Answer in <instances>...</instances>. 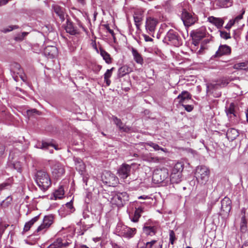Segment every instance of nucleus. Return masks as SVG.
<instances>
[{"mask_svg": "<svg viewBox=\"0 0 248 248\" xmlns=\"http://www.w3.org/2000/svg\"><path fill=\"white\" fill-rule=\"evenodd\" d=\"M232 4V0H217L216 5L220 8H227Z\"/></svg>", "mask_w": 248, "mask_h": 248, "instance_id": "obj_22", "label": "nucleus"}, {"mask_svg": "<svg viewBox=\"0 0 248 248\" xmlns=\"http://www.w3.org/2000/svg\"><path fill=\"white\" fill-rule=\"evenodd\" d=\"M5 150V147L2 144H0V155L3 154Z\"/></svg>", "mask_w": 248, "mask_h": 248, "instance_id": "obj_55", "label": "nucleus"}, {"mask_svg": "<svg viewBox=\"0 0 248 248\" xmlns=\"http://www.w3.org/2000/svg\"><path fill=\"white\" fill-rule=\"evenodd\" d=\"M14 167L18 172H21L22 171V165L20 162H16L14 164Z\"/></svg>", "mask_w": 248, "mask_h": 248, "instance_id": "obj_48", "label": "nucleus"}, {"mask_svg": "<svg viewBox=\"0 0 248 248\" xmlns=\"http://www.w3.org/2000/svg\"><path fill=\"white\" fill-rule=\"evenodd\" d=\"M157 242V240H152L150 242H148L145 244V248H152L153 246Z\"/></svg>", "mask_w": 248, "mask_h": 248, "instance_id": "obj_50", "label": "nucleus"}, {"mask_svg": "<svg viewBox=\"0 0 248 248\" xmlns=\"http://www.w3.org/2000/svg\"><path fill=\"white\" fill-rule=\"evenodd\" d=\"M9 0H0V5H3L6 4Z\"/></svg>", "mask_w": 248, "mask_h": 248, "instance_id": "obj_60", "label": "nucleus"}, {"mask_svg": "<svg viewBox=\"0 0 248 248\" xmlns=\"http://www.w3.org/2000/svg\"><path fill=\"white\" fill-rule=\"evenodd\" d=\"M49 227L46 226L43 223H42L36 229L34 232V234L36 233L38 234H44Z\"/></svg>", "mask_w": 248, "mask_h": 248, "instance_id": "obj_37", "label": "nucleus"}, {"mask_svg": "<svg viewBox=\"0 0 248 248\" xmlns=\"http://www.w3.org/2000/svg\"><path fill=\"white\" fill-rule=\"evenodd\" d=\"M38 111H37L36 109H27L26 112H27V114L28 115H31L32 113H38Z\"/></svg>", "mask_w": 248, "mask_h": 248, "instance_id": "obj_53", "label": "nucleus"}, {"mask_svg": "<svg viewBox=\"0 0 248 248\" xmlns=\"http://www.w3.org/2000/svg\"><path fill=\"white\" fill-rule=\"evenodd\" d=\"M11 72L15 74L18 75L22 73V69L21 68L20 65L17 63H14L11 65L10 68Z\"/></svg>", "mask_w": 248, "mask_h": 248, "instance_id": "obj_28", "label": "nucleus"}, {"mask_svg": "<svg viewBox=\"0 0 248 248\" xmlns=\"http://www.w3.org/2000/svg\"><path fill=\"white\" fill-rule=\"evenodd\" d=\"M240 230L242 232H245L247 230V221L245 216L241 218Z\"/></svg>", "mask_w": 248, "mask_h": 248, "instance_id": "obj_39", "label": "nucleus"}, {"mask_svg": "<svg viewBox=\"0 0 248 248\" xmlns=\"http://www.w3.org/2000/svg\"><path fill=\"white\" fill-rule=\"evenodd\" d=\"M191 96L190 93L187 91H183L175 99V103H179L180 107L181 106L185 108H193L190 105H186V103L190 100Z\"/></svg>", "mask_w": 248, "mask_h": 248, "instance_id": "obj_5", "label": "nucleus"}, {"mask_svg": "<svg viewBox=\"0 0 248 248\" xmlns=\"http://www.w3.org/2000/svg\"><path fill=\"white\" fill-rule=\"evenodd\" d=\"M175 239V233L173 231L170 232V242L171 245H173Z\"/></svg>", "mask_w": 248, "mask_h": 248, "instance_id": "obj_51", "label": "nucleus"}, {"mask_svg": "<svg viewBox=\"0 0 248 248\" xmlns=\"http://www.w3.org/2000/svg\"><path fill=\"white\" fill-rule=\"evenodd\" d=\"M53 216L52 215L46 216L44 217L43 223L46 226L49 227L53 222Z\"/></svg>", "mask_w": 248, "mask_h": 248, "instance_id": "obj_33", "label": "nucleus"}, {"mask_svg": "<svg viewBox=\"0 0 248 248\" xmlns=\"http://www.w3.org/2000/svg\"><path fill=\"white\" fill-rule=\"evenodd\" d=\"M131 52L134 61L137 63L142 65L143 63V59L140 54L139 53L137 50L133 47H132L131 49Z\"/></svg>", "mask_w": 248, "mask_h": 248, "instance_id": "obj_19", "label": "nucleus"}, {"mask_svg": "<svg viewBox=\"0 0 248 248\" xmlns=\"http://www.w3.org/2000/svg\"><path fill=\"white\" fill-rule=\"evenodd\" d=\"M238 136V131L234 128L229 129L226 133V136L227 138L231 140H235Z\"/></svg>", "mask_w": 248, "mask_h": 248, "instance_id": "obj_21", "label": "nucleus"}, {"mask_svg": "<svg viewBox=\"0 0 248 248\" xmlns=\"http://www.w3.org/2000/svg\"><path fill=\"white\" fill-rule=\"evenodd\" d=\"M92 225H89L87 227L85 225L83 224L82 226V230H83L84 231H86L88 229L92 227Z\"/></svg>", "mask_w": 248, "mask_h": 248, "instance_id": "obj_58", "label": "nucleus"}, {"mask_svg": "<svg viewBox=\"0 0 248 248\" xmlns=\"http://www.w3.org/2000/svg\"><path fill=\"white\" fill-rule=\"evenodd\" d=\"M144 38L146 42H149L153 41V39L150 37L149 36H147V35H143Z\"/></svg>", "mask_w": 248, "mask_h": 248, "instance_id": "obj_56", "label": "nucleus"}, {"mask_svg": "<svg viewBox=\"0 0 248 248\" xmlns=\"http://www.w3.org/2000/svg\"><path fill=\"white\" fill-rule=\"evenodd\" d=\"M100 55L103 57V59L106 62L109 64L111 62V59L109 54L106 51L101 49Z\"/></svg>", "mask_w": 248, "mask_h": 248, "instance_id": "obj_35", "label": "nucleus"}, {"mask_svg": "<svg viewBox=\"0 0 248 248\" xmlns=\"http://www.w3.org/2000/svg\"><path fill=\"white\" fill-rule=\"evenodd\" d=\"M208 21L217 27V29H220L223 24L224 20L219 17H215L213 16H209L207 19Z\"/></svg>", "mask_w": 248, "mask_h": 248, "instance_id": "obj_17", "label": "nucleus"}, {"mask_svg": "<svg viewBox=\"0 0 248 248\" xmlns=\"http://www.w3.org/2000/svg\"><path fill=\"white\" fill-rule=\"evenodd\" d=\"M149 198H150V197L149 196H146V195H142V196H140L138 197L139 199H143V200H146V199H148Z\"/></svg>", "mask_w": 248, "mask_h": 248, "instance_id": "obj_59", "label": "nucleus"}, {"mask_svg": "<svg viewBox=\"0 0 248 248\" xmlns=\"http://www.w3.org/2000/svg\"><path fill=\"white\" fill-rule=\"evenodd\" d=\"M220 35L221 38L228 39L231 38V36L229 33H228L224 31H220Z\"/></svg>", "mask_w": 248, "mask_h": 248, "instance_id": "obj_47", "label": "nucleus"}, {"mask_svg": "<svg viewBox=\"0 0 248 248\" xmlns=\"http://www.w3.org/2000/svg\"><path fill=\"white\" fill-rule=\"evenodd\" d=\"M54 10L56 14L60 17L62 20H64L65 14L64 9L58 5L54 6Z\"/></svg>", "mask_w": 248, "mask_h": 248, "instance_id": "obj_24", "label": "nucleus"}, {"mask_svg": "<svg viewBox=\"0 0 248 248\" xmlns=\"http://www.w3.org/2000/svg\"><path fill=\"white\" fill-rule=\"evenodd\" d=\"M168 176L169 171L167 169H157L153 172L152 180L154 183L158 184L163 182Z\"/></svg>", "mask_w": 248, "mask_h": 248, "instance_id": "obj_4", "label": "nucleus"}, {"mask_svg": "<svg viewBox=\"0 0 248 248\" xmlns=\"http://www.w3.org/2000/svg\"><path fill=\"white\" fill-rule=\"evenodd\" d=\"M136 232L135 228H130L127 227H124L121 231V234L122 236L130 238L132 237Z\"/></svg>", "mask_w": 248, "mask_h": 248, "instance_id": "obj_12", "label": "nucleus"}, {"mask_svg": "<svg viewBox=\"0 0 248 248\" xmlns=\"http://www.w3.org/2000/svg\"><path fill=\"white\" fill-rule=\"evenodd\" d=\"M143 232L147 235L153 236L156 233V229L154 226H146L143 228Z\"/></svg>", "mask_w": 248, "mask_h": 248, "instance_id": "obj_29", "label": "nucleus"}, {"mask_svg": "<svg viewBox=\"0 0 248 248\" xmlns=\"http://www.w3.org/2000/svg\"><path fill=\"white\" fill-rule=\"evenodd\" d=\"M104 80L108 86H109L110 85L111 81L109 80V79H104Z\"/></svg>", "mask_w": 248, "mask_h": 248, "instance_id": "obj_63", "label": "nucleus"}, {"mask_svg": "<svg viewBox=\"0 0 248 248\" xmlns=\"http://www.w3.org/2000/svg\"><path fill=\"white\" fill-rule=\"evenodd\" d=\"M65 207L69 210L68 211L69 213H72L74 211L72 201L67 202L65 205Z\"/></svg>", "mask_w": 248, "mask_h": 248, "instance_id": "obj_45", "label": "nucleus"}, {"mask_svg": "<svg viewBox=\"0 0 248 248\" xmlns=\"http://www.w3.org/2000/svg\"><path fill=\"white\" fill-rule=\"evenodd\" d=\"M128 200V195L125 192H117L112 195L111 203L118 207H123Z\"/></svg>", "mask_w": 248, "mask_h": 248, "instance_id": "obj_2", "label": "nucleus"}, {"mask_svg": "<svg viewBox=\"0 0 248 248\" xmlns=\"http://www.w3.org/2000/svg\"><path fill=\"white\" fill-rule=\"evenodd\" d=\"M165 39L166 40L170 41L172 45L175 46H178L180 45L177 34L173 30H170L168 32Z\"/></svg>", "mask_w": 248, "mask_h": 248, "instance_id": "obj_10", "label": "nucleus"}, {"mask_svg": "<svg viewBox=\"0 0 248 248\" xmlns=\"http://www.w3.org/2000/svg\"><path fill=\"white\" fill-rule=\"evenodd\" d=\"M106 28H107V30L110 33H111L112 35L113 34V30L110 29L108 26H107Z\"/></svg>", "mask_w": 248, "mask_h": 248, "instance_id": "obj_61", "label": "nucleus"}, {"mask_svg": "<svg viewBox=\"0 0 248 248\" xmlns=\"http://www.w3.org/2000/svg\"><path fill=\"white\" fill-rule=\"evenodd\" d=\"M246 66V63L245 62H240L235 64L233 65V68L237 70L243 69Z\"/></svg>", "mask_w": 248, "mask_h": 248, "instance_id": "obj_46", "label": "nucleus"}, {"mask_svg": "<svg viewBox=\"0 0 248 248\" xmlns=\"http://www.w3.org/2000/svg\"><path fill=\"white\" fill-rule=\"evenodd\" d=\"M182 174L172 172L170 176V180L172 183H179L181 181Z\"/></svg>", "mask_w": 248, "mask_h": 248, "instance_id": "obj_23", "label": "nucleus"}, {"mask_svg": "<svg viewBox=\"0 0 248 248\" xmlns=\"http://www.w3.org/2000/svg\"><path fill=\"white\" fill-rule=\"evenodd\" d=\"M49 146L54 147L57 150H58L57 146L51 142L38 141L35 145V147L44 150L48 149Z\"/></svg>", "mask_w": 248, "mask_h": 248, "instance_id": "obj_18", "label": "nucleus"}, {"mask_svg": "<svg viewBox=\"0 0 248 248\" xmlns=\"http://www.w3.org/2000/svg\"><path fill=\"white\" fill-rule=\"evenodd\" d=\"M145 144L152 147L155 151L161 150L164 152H167V150L166 149L160 147L158 144L153 142L149 141L145 142Z\"/></svg>", "mask_w": 248, "mask_h": 248, "instance_id": "obj_34", "label": "nucleus"}, {"mask_svg": "<svg viewBox=\"0 0 248 248\" xmlns=\"http://www.w3.org/2000/svg\"><path fill=\"white\" fill-rule=\"evenodd\" d=\"M65 30L67 32L72 35H75L78 32L77 30L75 28L71 22H68L67 23L65 27Z\"/></svg>", "mask_w": 248, "mask_h": 248, "instance_id": "obj_26", "label": "nucleus"}, {"mask_svg": "<svg viewBox=\"0 0 248 248\" xmlns=\"http://www.w3.org/2000/svg\"><path fill=\"white\" fill-rule=\"evenodd\" d=\"M112 118L114 123L119 127L120 130L126 132L130 131V128L124 124L120 119L114 116H112Z\"/></svg>", "mask_w": 248, "mask_h": 248, "instance_id": "obj_20", "label": "nucleus"}, {"mask_svg": "<svg viewBox=\"0 0 248 248\" xmlns=\"http://www.w3.org/2000/svg\"><path fill=\"white\" fill-rule=\"evenodd\" d=\"M39 217V216H36L27 222L24 226L23 231L25 232L28 231L34 223L38 221Z\"/></svg>", "mask_w": 248, "mask_h": 248, "instance_id": "obj_25", "label": "nucleus"}, {"mask_svg": "<svg viewBox=\"0 0 248 248\" xmlns=\"http://www.w3.org/2000/svg\"><path fill=\"white\" fill-rule=\"evenodd\" d=\"M158 23V21L156 18L151 16L146 17L145 26L147 32L149 34H154Z\"/></svg>", "mask_w": 248, "mask_h": 248, "instance_id": "obj_6", "label": "nucleus"}, {"mask_svg": "<svg viewBox=\"0 0 248 248\" xmlns=\"http://www.w3.org/2000/svg\"><path fill=\"white\" fill-rule=\"evenodd\" d=\"M134 20L137 29L139 30L141 25V22L142 20V16L140 15L135 14L134 16Z\"/></svg>", "mask_w": 248, "mask_h": 248, "instance_id": "obj_36", "label": "nucleus"}, {"mask_svg": "<svg viewBox=\"0 0 248 248\" xmlns=\"http://www.w3.org/2000/svg\"><path fill=\"white\" fill-rule=\"evenodd\" d=\"M69 245L68 242H63L61 238L56 239L50 244L47 248H65Z\"/></svg>", "mask_w": 248, "mask_h": 248, "instance_id": "obj_16", "label": "nucleus"}, {"mask_svg": "<svg viewBox=\"0 0 248 248\" xmlns=\"http://www.w3.org/2000/svg\"><path fill=\"white\" fill-rule=\"evenodd\" d=\"M231 201L230 199L225 197L221 201V211L223 214L227 215L229 213L231 210Z\"/></svg>", "mask_w": 248, "mask_h": 248, "instance_id": "obj_11", "label": "nucleus"}, {"mask_svg": "<svg viewBox=\"0 0 248 248\" xmlns=\"http://www.w3.org/2000/svg\"><path fill=\"white\" fill-rule=\"evenodd\" d=\"M235 107H236L235 103H232L231 104L230 107L229 108H234Z\"/></svg>", "mask_w": 248, "mask_h": 248, "instance_id": "obj_64", "label": "nucleus"}, {"mask_svg": "<svg viewBox=\"0 0 248 248\" xmlns=\"http://www.w3.org/2000/svg\"><path fill=\"white\" fill-rule=\"evenodd\" d=\"M131 170V166L126 164H123L118 170V176L122 179H126L130 175Z\"/></svg>", "mask_w": 248, "mask_h": 248, "instance_id": "obj_8", "label": "nucleus"}, {"mask_svg": "<svg viewBox=\"0 0 248 248\" xmlns=\"http://www.w3.org/2000/svg\"><path fill=\"white\" fill-rule=\"evenodd\" d=\"M225 112L227 115L230 117L235 116V109H225Z\"/></svg>", "mask_w": 248, "mask_h": 248, "instance_id": "obj_49", "label": "nucleus"}, {"mask_svg": "<svg viewBox=\"0 0 248 248\" xmlns=\"http://www.w3.org/2000/svg\"><path fill=\"white\" fill-rule=\"evenodd\" d=\"M114 68L112 67L110 69H108L104 74V79H109L112 76V71L114 70Z\"/></svg>", "mask_w": 248, "mask_h": 248, "instance_id": "obj_44", "label": "nucleus"}, {"mask_svg": "<svg viewBox=\"0 0 248 248\" xmlns=\"http://www.w3.org/2000/svg\"><path fill=\"white\" fill-rule=\"evenodd\" d=\"M142 212V210L141 208L137 209L134 213V215L132 219V221L134 222H137L138 221L139 218L141 216V213Z\"/></svg>", "mask_w": 248, "mask_h": 248, "instance_id": "obj_40", "label": "nucleus"}, {"mask_svg": "<svg viewBox=\"0 0 248 248\" xmlns=\"http://www.w3.org/2000/svg\"><path fill=\"white\" fill-rule=\"evenodd\" d=\"M9 184L8 183H4L0 185V190L4 189L6 186H8Z\"/></svg>", "mask_w": 248, "mask_h": 248, "instance_id": "obj_54", "label": "nucleus"}, {"mask_svg": "<svg viewBox=\"0 0 248 248\" xmlns=\"http://www.w3.org/2000/svg\"><path fill=\"white\" fill-rule=\"evenodd\" d=\"M28 34L27 32H23L20 34L17 35L15 37V39L16 41H22L24 39L25 37Z\"/></svg>", "mask_w": 248, "mask_h": 248, "instance_id": "obj_43", "label": "nucleus"}, {"mask_svg": "<svg viewBox=\"0 0 248 248\" xmlns=\"http://www.w3.org/2000/svg\"><path fill=\"white\" fill-rule=\"evenodd\" d=\"M14 27L16 28V26L14 27L9 26L7 29H4V31L6 32L12 31L14 29Z\"/></svg>", "mask_w": 248, "mask_h": 248, "instance_id": "obj_57", "label": "nucleus"}, {"mask_svg": "<svg viewBox=\"0 0 248 248\" xmlns=\"http://www.w3.org/2000/svg\"><path fill=\"white\" fill-rule=\"evenodd\" d=\"M64 172V167L61 163L55 162L52 165V173L56 178L61 177Z\"/></svg>", "mask_w": 248, "mask_h": 248, "instance_id": "obj_7", "label": "nucleus"}, {"mask_svg": "<svg viewBox=\"0 0 248 248\" xmlns=\"http://www.w3.org/2000/svg\"><path fill=\"white\" fill-rule=\"evenodd\" d=\"M130 72V69L127 65H124L118 70V76L123 77Z\"/></svg>", "mask_w": 248, "mask_h": 248, "instance_id": "obj_30", "label": "nucleus"}, {"mask_svg": "<svg viewBox=\"0 0 248 248\" xmlns=\"http://www.w3.org/2000/svg\"><path fill=\"white\" fill-rule=\"evenodd\" d=\"M232 26L230 24V23L228 22L227 25L225 26V28L227 30H230L232 28Z\"/></svg>", "mask_w": 248, "mask_h": 248, "instance_id": "obj_62", "label": "nucleus"}, {"mask_svg": "<svg viewBox=\"0 0 248 248\" xmlns=\"http://www.w3.org/2000/svg\"><path fill=\"white\" fill-rule=\"evenodd\" d=\"M102 178L104 182L109 185L114 184L113 182L116 181L115 176L109 171L104 172Z\"/></svg>", "mask_w": 248, "mask_h": 248, "instance_id": "obj_14", "label": "nucleus"}, {"mask_svg": "<svg viewBox=\"0 0 248 248\" xmlns=\"http://www.w3.org/2000/svg\"><path fill=\"white\" fill-rule=\"evenodd\" d=\"M231 47L227 45L220 46L218 50L216 52L215 57H220L222 55H227L231 53Z\"/></svg>", "mask_w": 248, "mask_h": 248, "instance_id": "obj_15", "label": "nucleus"}, {"mask_svg": "<svg viewBox=\"0 0 248 248\" xmlns=\"http://www.w3.org/2000/svg\"><path fill=\"white\" fill-rule=\"evenodd\" d=\"M9 226L8 224H0V235H1L4 232L5 229Z\"/></svg>", "mask_w": 248, "mask_h": 248, "instance_id": "obj_52", "label": "nucleus"}, {"mask_svg": "<svg viewBox=\"0 0 248 248\" xmlns=\"http://www.w3.org/2000/svg\"><path fill=\"white\" fill-rule=\"evenodd\" d=\"M181 19L185 26L189 27L196 22V18L186 11H184L182 14Z\"/></svg>", "mask_w": 248, "mask_h": 248, "instance_id": "obj_9", "label": "nucleus"}, {"mask_svg": "<svg viewBox=\"0 0 248 248\" xmlns=\"http://www.w3.org/2000/svg\"><path fill=\"white\" fill-rule=\"evenodd\" d=\"M76 168L78 170L82 171L85 169V165L82 161H78L76 164Z\"/></svg>", "mask_w": 248, "mask_h": 248, "instance_id": "obj_42", "label": "nucleus"}, {"mask_svg": "<svg viewBox=\"0 0 248 248\" xmlns=\"http://www.w3.org/2000/svg\"><path fill=\"white\" fill-rule=\"evenodd\" d=\"M245 12V10H243L242 13L240 15L236 16L234 19L230 20L229 21L230 24L233 26L236 24H238L239 21L243 18V16Z\"/></svg>", "mask_w": 248, "mask_h": 248, "instance_id": "obj_32", "label": "nucleus"}, {"mask_svg": "<svg viewBox=\"0 0 248 248\" xmlns=\"http://www.w3.org/2000/svg\"><path fill=\"white\" fill-rule=\"evenodd\" d=\"M183 170V165L181 163L178 162L174 165L172 172L181 173Z\"/></svg>", "mask_w": 248, "mask_h": 248, "instance_id": "obj_41", "label": "nucleus"}, {"mask_svg": "<svg viewBox=\"0 0 248 248\" xmlns=\"http://www.w3.org/2000/svg\"><path fill=\"white\" fill-rule=\"evenodd\" d=\"M44 53L48 58H53L57 55L58 50L55 46H48L44 49Z\"/></svg>", "mask_w": 248, "mask_h": 248, "instance_id": "obj_13", "label": "nucleus"}, {"mask_svg": "<svg viewBox=\"0 0 248 248\" xmlns=\"http://www.w3.org/2000/svg\"><path fill=\"white\" fill-rule=\"evenodd\" d=\"M142 159L149 162L157 163L159 162L158 158L152 156L151 154L143 155Z\"/></svg>", "mask_w": 248, "mask_h": 248, "instance_id": "obj_27", "label": "nucleus"}, {"mask_svg": "<svg viewBox=\"0 0 248 248\" xmlns=\"http://www.w3.org/2000/svg\"><path fill=\"white\" fill-rule=\"evenodd\" d=\"M49 227L46 226L43 223H42L36 229L34 232V234L36 233L38 234H44Z\"/></svg>", "mask_w": 248, "mask_h": 248, "instance_id": "obj_38", "label": "nucleus"}, {"mask_svg": "<svg viewBox=\"0 0 248 248\" xmlns=\"http://www.w3.org/2000/svg\"><path fill=\"white\" fill-rule=\"evenodd\" d=\"M64 194V188L62 186H60L54 193V197L55 200L62 199Z\"/></svg>", "mask_w": 248, "mask_h": 248, "instance_id": "obj_31", "label": "nucleus"}, {"mask_svg": "<svg viewBox=\"0 0 248 248\" xmlns=\"http://www.w3.org/2000/svg\"><path fill=\"white\" fill-rule=\"evenodd\" d=\"M35 181L39 188L44 191L46 190L51 185L49 175L47 172L42 170L37 172Z\"/></svg>", "mask_w": 248, "mask_h": 248, "instance_id": "obj_1", "label": "nucleus"}, {"mask_svg": "<svg viewBox=\"0 0 248 248\" xmlns=\"http://www.w3.org/2000/svg\"><path fill=\"white\" fill-rule=\"evenodd\" d=\"M209 174L210 170L205 166L197 167L195 175L197 179L201 183L205 184L208 180Z\"/></svg>", "mask_w": 248, "mask_h": 248, "instance_id": "obj_3", "label": "nucleus"}]
</instances>
